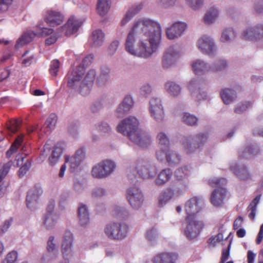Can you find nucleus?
I'll list each match as a JSON object with an SVG mask.
<instances>
[{
    "instance_id": "f257e3e1",
    "label": "nucleus",
    "mask_w": 263,
    "mask_h": 263,
    "mask_svg": "<svg viewBox=\"0 0 263 263\" xmlns=\"http://www.w3.org/2000/svg\"><path fill=\"white\" fill-rule=\"evenodd\" d=\"M161 38L162 28L159 22L139 18L134 21L127 34L125 49L132 55L147 59L157 51Z\"/></svg>"
},
{
    "instance_id": "f03ea898",
    "label": "nucleus",
    "mask_w": 263,
    "mask_h": 263,
    "mask_svg": "<svg viewBox=\"0 0 263 263\" xmlns=\"http://www.w3.org/2000/svg\"><path fill=\"white\" fill-rule=\"evenodd\" d=\"M203 204L202 199L197 196L190 198L185 203L184 210L186 216L184 234L190 240L196 238L204 226L203 222L198 214L202 210Z\"/></svg>"
},
{
    "instance_id": "7ed1b4c3",
    "label": "nucleus",
    "mask_w": 263,
    "mask_h": 263,
    "mask_svg": "<svg viewBox=\"0 0 263 263\" xmlns=\"http://www.w3.org/2000/svg\"><path fill=\"white\" fill-rule=\"evenodd\" d=\"M96 76L95 69H90L85 73L83 68L77 67L68 73L67 86L83 96H86L91 91Z\"/></svg>"
},
{
    "instance_id": "20e7f679",
    "label": "nucleus",
    "mask_w": 263,
    "mask_h": 263,
    "mask_svg": "<svg viewBox=\"0 0 263 263\" xmlns=\"http://www.w3.org/2000/svg\"><path fill=\"white\" fill-rule=\"evenodd\" d=\"M116 167L115 161L109 159H104L92 166L91 175L95 179H105L115 172Z\"/></svg>"
},
{
    "instance_id": "39448f33",
    "label": "nucleus",
    "mask_w": 263,
    "mask_h": 263,
    "mask_svg": "<svg viewBox=\"0 0 263 263\" xmlns=\"http://www.w3.org/2000/svg\"><path fill=\"white\" fill-rule=\"evenodd\" d=\"M104 232L111 240H122L127 235L128 226L123 222H111L106 224Z\"/></svg>"
},
{
    "instance_id": "423d86ee",
    "label": "nucleus",
    "mask_w": 263,
    "mask_h": 263,
    "mask_svg": "<svg viewBox=\"0 0 263 263\" xmlns=\"http://www.w3.org/2000/svg\"><path fill=\"white\" fill-rule=\"evenodd\" d=\"M139 119L134 116L126 117L121 121L117 126V130L130 139L141 129L139 128Z\"/></svg>"
},
{
    "instance_id": "0eeeda50",
    "label": "nucleus",
    "mask_w": 263,
    "mask_h": 263,
    "mask_svg": "<svg viewBox=\"0 0 263 263\" xmlns=\"http://www.w3.org/2000/svg\"><path fill=\"white\" fill-rule=\"evenodd\" d=\"M126 198L132 208L135 210L140 209L144 202V195L138 185L130 186L127 190Z\"/></svg>"
},
{
    "instance_id": "6e6552de",
    "label": "nucleus",
    "mask_w": 263,
    "mask_h": 263,
    "mask_svg": "<svg viewBox=\"0 0 263 263\" xmlns=\"http://www.w3.org/2000/svg\"><path fill=\"white\" fill-rule=\"evenodd\" d=\"M148 110L151 117L157 123H161L165 117V111L160 99L152 97L148 104Z\"/></svg>"
},
{
    "instance_id": "1a4fd4ad",
    "label": "nucleus",
    "mask_w": 263,
    "mask_h": 263,
    "mask_svg": "<svg viewBox=\"0 0 263 263\" xmlns=\"http://www.w3.org/2000/svg\"><path fill=\"white\" fill-rule=\"evenodd\" d=\"M196 47L202 54L209 56L214 55L217 51V46L213 37L209 35H203L198 39Z\"/></svg>"
},
{
    "instance_id": "9d476101",
    "label": "nucleus",
    "mask_w": 263,
    "mask_h": 263,
    "mask_svg": "<svg viewBox=\"0 0 263 263\" xmlns=\"http://www.w3.org/2000/svg\"><path fill=\"white\" fill-rule=\"evenodd\" d=\"M133 168L143 179H154L155 176V168L148 161L143 159L137 160L133 165Z\"/></svg>"
},
{
    "instance_id": "9b49d317",
    "label": "nucleus",
    "mask_w": 263,
    "mask_h": 263,
    "mask_svg": "<svg viewBox=\"0 0 263 263\" xmlns=\"http://www.w3.org/2000/svg\"><path fill=\"white\" fill-rule=\"evenodd\" d=\"M59 245L58 240L53 236H50L47 240L46 253L41 258V263H50L56 259L58 255Z\"/></svg>"
},
{
    "instance_id": "f8f14e48",
    "label": "nucleus",
    "mask_w": 263,
    "mask_h": 263,
    "mask_svg": "<svg viewBox=\"0 0 263 263\" xmlns=\"http://www.w3.org/2000/svg\"><path fill=\"white\" fill-rule=\"evenodd\" d=\"M85 21V18L76 16H71L66 24L60 29V31L65 36H69L75 33Z\"/></svg>"
},
{
    "instance_id": "ddd939ff",
    "label": "nucleus",
    "mask_w": 263,
    "mask_h": 263,
    "mask_svg": "<svg viewBox=\"0 0 263 263\" xmlns=\"http://www.w3.org/2000/svg\"><path fill=\"white\" fill-rule=\"evenodd\" d=\"M156 154L159 161H166L171 165L178 164L181 159L178 153L170 148L166 150H158Z\"/></svg>"
},
{
    "instance_id": "4468645a",
    "label": "nucleus",
    "mask_w": 263,
    "mask_h": 263,
    "mask_svg": "<svg viewBox=\"0 0 263 263\" xmlns=\"http://www.w3.org/2000/svg\"><path fill=\"white\" fill-rule=\"evenodd\" d=\"M73 241L74 236L72 233L69 230L66 231L62 236L61 248V252L65 258L72 255Z\"/></svg>"
},
{
    "instance_id": "2eb2a0df",
    "label": "nucleus",
    "mask_w": 263,
    "mask_h": 263,
    "mask_svg": "<svg viewBox=\"0 0 263 263\" xmlns=\"http://www.w3.org/2000/svg\"><path fill=\"white\" fill-rule=\"evenodd\" d=\"M187 28V24L183 22H176L166 28L165 33L170 40H175L180 37Z\"/></svg>"
},
{
    "instance_id": "dca6fc26",
    "label": "nucleus",
    "mask_w": 263,
    "mask_h": 263,
    "mask_svg": "<svg viewBox=\"0 0 263 263\" xmlns=\"http://www.w3.org/2000/svg\"><path fill=\"white\" fill-rule=\"evenodd\" d=\"M245 40L259 41L263 39V25H258L254 27H248L241 33Z\"/></svg>"
},
{
    "instance_id": "f3484780",
    "label": "nucleus",
    "mask_w": 263,
    "mask_h": 263,
    "mask_svg": "<svg viewBox=\"0 0 263 263\" xmlns=\"http://www.w3.org/2000/svg\"><path fill=\"white\" fill-rule=\"evenodd\" d=\"M191 67L193 72L197 76L210 73L213 69L211 64L201 59L193 60L191 63Z\"/></svg>"
},
{
    "instance_id": "a211bd4d",
    "label": "nucleus",
    "mask_w": 263,
    "mask_h": 263,
    "mask_svg": "<svg viewBox=\"0 0 263 263\" xmlns=\"http://www.w3.org/2000/svg\"><path fill=\"white\" fill-rule=\"evenodd\" d=\"M181 194V192L178 187H174L166 189L162 192L158 198V205L164 206L173 198Z\"/></svg>"
},
{
    "instance_id": "6ab92c4d",
    "label": "nucleus",
    "mask_w": 263,
    "mask_h": 263,
    "mask_svg": "<svg viewBox=\"0 0 263 263\" xmlns=\"http://www.w3.org/2000/svg\"><path fill=\"white\" fill-rule=\"evenodd\" d=\"M45 21L50 26L55 27L62 24L64 20V16L60 12L50 10L45 15Z\"/></svg>"
},
{
    "instance_id": "aec40b11",
    "label": "nucleus",
    "mask_w": 263,
    "mask_h": 263,
    "mask_svg": "<svg viewBox=\"0 0 263 263\" xmlns=\"http://www.w3.org/2000/svg\"><path fill=\"white\" fill-rule=\"evenodd\" d=\"M42 194L41 189L34 187L29 191L26 197V204L28 208L33 210L36 209L39 197Z\"/></svg>"
},
{
    "instance_id": "412c9836",
    "label": "nucleus",
    "mask_w": 263,
    "mask_h": 263,
    "mask_svg": "<svg viewBox=\"0 0 263 263\" xmlns=\"http://www.w3.org/2000/svg\"><path fill=\"white\" fill-rule=\"evenodd\" d=\"M85 153L83 149H78L72 156H65V163L71 167L72 171H74L84 160Z\"/></svg>"
},
{
    "instance_id": "4be33fe9",
    "label": "nucleus",
    "mask_w": 263,
    "mask_h": 263,
    "mask_svg": "<svg viewBox=\"0 0 263 263\" xmlns=\"http://www.w3.org/2000/svg\"><path fill=\"white\" fill-rule=\"evenodd\" d=\"M198 86V82L196 80H192L190 82L189 88L197 102H200L206 100L208 99L206 91L200 88H197L196 89Z\"/></svg>"
},
{
    "instance_id": "5701e85b",
    "label": "nucleus",
    "mask_w": 263,
    "mask_h": 263,
    "mask_svg": "<svg viewBox=\"0 0 263 263\" xmlns=\"http://www.w3.org/2000/svg\"><path fill=\"white\" fill-rule=\"evenodd\" d=\"M138 145L145 147L152 143V137L147 133L140 130L130 139Z\"/></svg>"
},
{
    "instance_id": "b1692460",
    "label": "nucleus",
    "mask_w": 263,
    "mask_h": 263,
    "mask_svg": "<svg viewBox=\"0 0 263 263\" xmlns=\"http://www.w3.org/2000/svg\"><path fill=\"white\" fill-rule=\"evenodd\" d=\"M178 55L179 52L174 48L167 49L163 57V66L165 68L172 66L176 62Z\"/></svg>"
},
{
    "instance_id": "393cba45",
    "label": "nucleus",
    "mask_w": 263,
    "mask_h": 263,
    "mask_svg": "<svg viewBox=\"0 0 263 263\" xmlns=\"http://www.w3.org/2000/svg\"><path fill=\"white\" fill-rule=\"evenodd\" d=\"M134 105L133 97L130 95H126L117 108L116 113L118 117H120L127 113L132 109Z\"/></svg>"
},
{
    "instance_id": "a878e982",
    "label": "nucleus",
    "mask_w": 263,
    "mask_h": 263,
    "mask_svg": "<svg viewBox=\"0 0 263 263\" xmlns=\"http://www.w3.org/2000/svg\"><path fill=\"white\" fill-rule=\"evenodd\" d=\"M78 218L80 225L86 228L90 223V214L88 206L84 204H81L78 209Z\"/></svg>"
},
{
    "instance_id": "bb28decb",
    "label": "nucleus",
    "mask_w": 263,
    "mask_h": 263,
    "mask_svg": "<svg viewBox=\"0 0 263 263\" xmlns=\"http://www.w3.org/2000/svg\"><path fill=\"white\" fill-rule=\"evenodd\" d=\"M219 14V8L216 6H211L205 12L202 18V21L206 25L213 24L218 18Z\"/></svg>"
},
{
    "instance_id": "cd10ccee",
    "label": "nucleus",
    "mask_w": 263,
    "mask_h": 263,
    "mask_svg": "<svg viewBox=\"0 0 263 263\" xmlns=\"http://www.w3.org/2000/svg\"><path fill=\"white\" fill-rule=\"evenodd\" d=\"M227 196V191L223 187L215 189L211 194V202L215 206H221Z\"/></svg>"
},
{
    "instance_id": "c85d7f7f",
    "label": "nucleus",
    "mask_w": 263,
    "mask_h": 263,
    "mask_svg": "<svg viewBox=\"0 0 263 263\" xmlns=\"http://www.w3.org/2000/svg\"><path fill=\"white\" fill-rule=\"evenodd\" d=\"M230 170L240 180H247L250 178V173L245 166H239L235 162L230 164Z\"/></svg>"
},
{
    "instance_id": "c756f323",
    "label": "nucleus",
    "mask_w": 263,
    "mask_h": 263,
    "mask_svg": "<svg viewBox=\"0 0 263 263\" xmlns=\"http://www.w3.org/2000/svg\"><path fill=\"white\" fill-rule=\"evenodd\" d=\"M104 33L101 30H95L92 32L90 36L89 43L92 47H100L104 43Z\"/></svg>"
},
{
    "instance_id": "7c9ffc66",
    "label": "nucleus",
    "mask_w": 263,
    "mask_h": 263,
    "mask_svg": "<svg viewBox=\"0 0 263 263\" xmlns=\"http://www.w3.org/2000/svg\"><path fill=\"white\" fill-rule=\"evenodd\" d=\"M110 78L109 68L107 67H103L101 68L100 74L97 78L96 84L99 87L105 86L109 82Z\"/></svg>"
},
{
    "instance_id": "2f4dec72",
    "label": "nucleus",
    "mask_w": 263,
    "mask_h": 263,
    "mask_svg": "<svg viewBox=\"0 0 263 263\" xmlns=\"http://www.w3.org/2000/svg\"><path fill=\"white\" fill-rule=\"evenodd\" d=\"M43 226L48 230H52L58 222V217L53 213H47L43 218Z\"/></svg>"
},
{
    "instance_id": "473e14b6",
    "label": "nucleus",
    "mask_w": 263,
    "mask_h": 263,
    "mask_svg": "<svg viewBox=\"0 0 263 263\" xmlns=\"http://www.w3.org/2000/svg\"><path fill=\"white\" fill-rule=\"evenodd\" d=\"M220 94L223 102L227 105L232 103L236 98L235 91L230 88L222 89Z\"/></svg>"
},
{
    "instance_id": "72a5a7b5",
    "label": "nucleus",
    "mask_w": 263,
    "mask_h": 263,
    "mask_svg": "<svg viewBox=\"0 0 263 263\" xmlns=\"http://www.w3.org/2000/svg\"><path fill=\"white\" fill-rule=\"evenodd\" d=\"M172 176V172L168 168L161 171L155 179V183L158 185L164 184L168 182Z\"/></svg>"
},
{
    "instance_id": "f704fd0d",
    "label": "nucleus",
    "mask_w": 263,
    "mask_h": 263,
    "mask_svg": "<svg viewBox=\"0 0 263 263\" xmlns=\"http://www.w3.org/2000/svg\"><path fill=\"white\" fill-rule=\"evenodd\" d=\"M236 35L237 33L234 29L227 28L222 31L220 41L223 43H230L235 39Z\"/></svg>"
},
{
    "instance_id": "c9c22d12",
    "label": "nucleus",
    "mask_w": 263,
    "mask_h": 263,
    "mask_svg": "<svg viewBox=\"0 0 263 263\" xmlns=\"http://www.w3.org/2000/svg\"><path fill=\"white\" fill-rule=\"evenodd\" d=\"M111 4V0H98L97 10L101 16H105L109 11Z\"/></svg>"
},
{
    "instance_id": "e433bc0d",
    "label": "nucleus",
    "mask_w": 263,
    "mask_h": 263,
    "mask_svg": "<svg viewBox=\"0 0 263 263\" xmlns=\"http://www.w3.org/2000/svg\"><path fill=\"white\" fill-rule=\"evenodd\" d=\"M36 35H37V33H35L34 31H28L25 33L17 41L15 44V47L16 48H19L23 47L25 44L30 42Z\"/></svg>"
},
{
    "instance_id": "4c0bfd02",
    "label": "nucleus",
    "mask_w": 263,
    "mask_h": 263,
    "mask_svg": "<svg viewBox=\"0 0 263 263\" xmlns=\"http://www.w3.org/2000/svg\"><path fill=\"white\" fill-rule=\"evenodd\" d=\"M167 93L172 97H177L180 94L181 89L180 86L173 82H168L165 85Z\"/></svg>"
},
{
    "instance_id": "58836bf2",
    "label": "nucleus",
    "mask_w": 263,
    "mask_h": 263,
    "mask_svg": "<svg viewBox=\"0 0 263 263\" xmlns=\"http://www.w3.org/2000/svg\"><path fill=\"white\" fill-rule=\"evenodd\" d=\"M175 255L170 253H161L157 254L153 258V263H169Z\"/></svg>"
},
{
    "instance_id": "ea45409f",
    "label": "nucleus",
    "mask_w": 263,
    "mask_h": 263,
    "mask_svg": "<svg viewBox=\"0 0 263 263\" xmlns=\"http://www.w3.org/2000/svg\"><path fill=\"white\" fill-rule=\"evenodd\" d=\"M183 145L184 151L187 154L195 152L200 147L190 136L185 139Z\"/></svg>"
},
{
    "instance_id": "a19ab883",
    "label": "nucleus",
    "mask_w": 263,
    "mask_h": 263,
    "mask_svg": "<svg viewBox=\"0 0 263 263\" xmlns=\"http://www.w3.org/2000/svg\"><path fill=\"white\" fill-rule=\"evenodd\" d=\"M159 145V150H166L169 148V139L166 134L162 132H159L157 136Z\"/></svg>"
},
{
    "instance_id": "79ce46f5",
    "label": "nucleus",
    "mask_w": 263,
    "mask_h": 263,
    "mask_svg": "<svg viewBox=\"0 0 263 263\" xmlns=\"http://www.w3.org/2000/svg\"><path fill=\"white\" fill-rule=\"evenodd\" d=\"M181 121L186 125L194 126L197 124L198 119L194 115L189 112H184L182 115Z\"/></svg>"
},
{
    "instance_id": "37998d69",
    "label": "nucleus",
    "mask_w": 263,
    "mask_h": 263,
    "mask_svg": "<svg viewBox=\"0 0 263 263\" xmlns=\"http://www.w3.org/2000/svg\"><path fill=\"white\" fill-rule=\"evenodd\" d=\"M190 173V168L184 165L177 169L175 172V177L178 180H181L187 176Z\"/></svg>"
},
{
    "instance_id": "c03bdc74",
    "label": "nucleus",
    "mask_w": 263,
    "mask_h": 263,
    "mask_svg": "<svg viewBox=\"0 0 263 263\" xmlns=\"http://www.w3.org/2000/svg\"><path fill=\"white\" fill-rule=\"evenodd\" d=\"M260 196H256L254 200L251 202L248 208V210L250 212L249 217L251 219H254L255 217L257 205L260 200Z\"/></svg>"
},
{
    "instance_id": "a18cd8bd",
    "label": "nucleus",
    "mask_w": 263,
    "mask_h": 263,
    "mask_svg": "<svg viewBox=\"0 0 263 263\" xmlns=\"http://www.w3.org/2000/svg\"><path fill=\"white\" fill-rule=\"evenodd\" d=\"M23 136H19L15 140L7 152L8 157H10L13 153H16L20 147L22 146Z\"/></svg>"
},
{
    "instance_id": "49530a36",
    "label": "nucleus",
    "mask_w": 263,
    "mask_h": 263,
    "mask_svg": "<svg viewBox=\"0 0 263 263\" xmlns=\"http://www.w3.org/2000/svg\"><path fill=\"white\" fill-rule=\"evenodd\" d=\"M158 231L156 228H152L147 230L146 234V239L151 242L154 243L158 239Z\"/></svg>"
},
{
    "instance_id": "de8ad7c7",
    "label": "nucleus",
    "mask_w": 263,
    "mask_h": 263,
    "mask_svg": "<svg viewBox=\"0 0 263 263\" xmlns=\"http://www.w3.org/2000/svg\"><path fill=\"white\" fill-rule=\"evenodd\" d=\"M107 192L106 190L102 187H96L91 192L92 197L96 198H99L106 195Z\"/></svg>"
},
{
    "instance_id": "09e8293b",
    "label": "nucleus",
    "mask_w": 263,
    "mask_h": 263,
    "mask_svg": "<svg viewBox=\"0 0 263 263\" xmlns=\"http://www.w3.org/2000/svg\"><path fill=\"white\" fill-rule=\"evenodd\" d=\"M212 68L211 72H214L220 71L225 68L227 66L226 61L223 60H218L213 64H211Z\"/></svg>"
},
{
    "instance_id": "8fccbe9b",
    "label": "nucleus",
    "mask_w": 263,
    "mask_h": 263,
    "mask_svg": "<svg viewBox=\"0 0 263 263\" xmlns=\"http://www.w3.org/2000/svg\"><path fill=\"white\" fill-rule=\"evenodd\" d=\"M18 254L15 251L9 252L1 263H15L17 260Z\"/></svg>"
},
{
    "instance_id": "3c124183",
    "label": "nucleus",
    "mask_w": 263,
    "mask_h": 263,
    "mask_svg": "<svg viewBox=\"0 0 263 263\" xmlns=\"http://www.w3.org/2000/svg\"><path fill=\"white\" fill-rule=\"evenodd\" d=\"M178 0H157L160 7L164 9H169L175 6Z\"/></svg>"
},
{
    "instance_id": "603ef678",
    "label": "nucleus",
    "mask_w": 263,
    "mask_h": 263,
    "mask_svg": "<svg viewBox=\"0 0 263 263\" xmlns=\"http://www.w3.org/2000/svg\"><path fill=\"white\" fill-rule=\"evenodd\" d=\"M22 58V63L26 66L30 65L34 61V57L33 54L30 53V52L28 51L23 54Z\"/></svg>"
},
{
    "instance_id": "864d4df0",
    "label": "nucleus",
    "mask_w": 263,
    "mask_h": 263,
    "mask_svg": "<svg viewBox=\"0 0 263 263\" xmlns=\"http://www.w3.org/2000/svg\"><path fill=\"white\" fill-rule=\"evenodd\" d=\"M185 2L186 4L193 10H199L203 4V0H190Z\"/></svg>"
},
{
    "instance_id": "5fc2aeb1",
    "label": "nucleus",
    "mask_w": 263,
    "mask_h": 263,
    "mask_svg": "<svg viewBox=\"0 0 263 263\" xmlns=\"http://www.w3.org/2000/svg\"><path fill=\"white\" fill-rule=\"evenodd\" d=\"M192 139L193 141L196 142L198 145L200 146V145L204 142L206 139H208V136L206 134L204 133H199L195 136H190Z\"/></svg>"
},
{
    "instance_id": "6e6d98bb",
    "label": "nucleus",
    "mask_w": 263,
    "mask_h": 263,
    "mask_svg": "<svg viewBox=\"0 0 263 263\" xmlns=\"http://www.w3.org/2000/svg\"><path fill=\"white\" fill-rule=\"evenodd\" d=\"M223 239V236L222 234L218 233L217 235L211 237L209 239V245L210 247H214Z\"/></svg>"
},
{
    "instance_id": "4d7b16f0",
    "label": "nucleus",
    "mask_w": 263,
    "mask_h": 263,
    "mask_svg": "<svg viewBox=\"0 0 263 263\" xmlns=\"http://www.w3.org/2000/svg\"><path fill=\"white\" fill-rule=\"evenodd\" d=\"M12 162L9 161L7 163L4 164L0 168V182L2 179L7 175L10 167L12 165Z\"/></svg>"
},
{
    "instance_id": "13d9d810",
    "label": "nucleus",
    "mask_w": 263,
    "mask_h": 263,
    "mask_svg": "<svg viewBox=\"0 0 263 263\" xmlns=\"http://www.w3.org/2000/svg\"><path fill=\"white\" fill-rule=\"evenodd\" d=\"M57 121V116L55 114H51L47 119L45 125L50 129L54 128Z\"/></svg>"
},
{
    "instance_id": "bf43d9fd",
    "label": "nucleus",
    "mask_w": 263,
    "mask_h": 263,
    "mask_svg": "<svg viewBox=\"0 0 263 263\" xmlns=\"http://www.w3.org/2000/svg\"><path fill=\"white\" fill-rule=\"evenodd\" d=\"M53 33V29L44 27L42 25H40L38 27V32L37 34V35H41L42 36H47L51 35Z\"/></svg>"
},
{
    "instance_id": "052dcab7",
    "label": "nucleus",
    "mask_w": 263,
    "mask_h": 263,
    "mask_svg": "<svg viewBox=\"0 0 263 263\" xmlns=\"http://www.w3.org/2000/svg\"><path fill=\"white\" fill-rule=\"evenodd\" d=\"M60 68V63L58 60H53L50 65L49 69L50 73L51 75L55 76L57 75L58 72Z\"/></svg>"
},
{
    "instance_id": "680f3d73",
    "label": "nucleus",
    "mask_w": 263,
    "mask_h": 263,
    "mask_svg": "<svg viewBox=\"0 0 263 263\" xmlns=\"http://www.w3.org/2000/svg\"><path fill=\"white\" fill-rule=\"evenodd\" d=\"M97 129L100 135H103L110 130V127L107 123L102 122L97 125Z\"/></svg>"
},
{
    "instance_id": "e2e57ef3",
    "label": "nucleus",
    "mask_w": 263,
    "mask_h": 263,
    "mask_svg": "<svg viewBox=\"0 0 263 263\" xmlns=\"http://www.w3.org/2000/svg\"><path fill=\"white\" fill-rule=\"evenodd\" d=\"M115 212L116 216L119 217L124 218L127 217L129 214L128 211L122 207L116 208L115 209Z\"/></svg>"
},
{
    "instance_id": "0e129e2a",
    "label": "nucleus",
    "mask_w": 263,
    "mask_h": 263,
    "mask_svg": "<svg viewBox=\"0 0 263 263\" xmlns=\"http://www.w3.org/2000/svg\"><path fill=\"white\" fill-rule=\"evenodd\" d=\"M227 181L223 178H218L216 177H213L209 180V183L212 185H220L226 184Z\"/></svg>"
},
{
    "instance_id": "69168bd1",
    "label": "nucleus",
    "mask_w": 263,
    "mask_h": 263,
    "mask_svg": "<svg viewBox=\"0 0 263 263\" xmlns=\"http://www.w3.org/2000/svg\"><path fill=\"white\" fill-rule=\"evenodd\" d=\"M68 204V199L67 197L64 195L61 196L59 201V208L62 209H66Z\"/></svg>"
},
{
    "instance_id": "338daca9",
    "label": "nucleus",
    "mask_w": 263,
    "mask_h": 263,
    "mask_svg": "<svg viewBox=\"0 0 263 263\" xmlns=\"http://www.w3.org/2000/svg\"><path fill=\"white\" fill-rule=\"evenodd\" d=\"M31 166L29 162H26L20 168L18 175L20 177H23L29 170Z\"/></svg>"
},
{
    "instance_id": "774afa93",
    "label": "nucleus",
    "mask_w": 263,
    "mask_h": 263,
    "mask_svg": "<svg viewBox=\"0 0 263 263\" xmlns=\"http://www.w3.org/2000/svg\"><path fill=\"white\" fill-rule=\"evenodd\" d=\"M20 125V122L18 120H14L10 122V125L9 127V129L12 133L16 132Z\"/></svg>"
}]
</instances>
